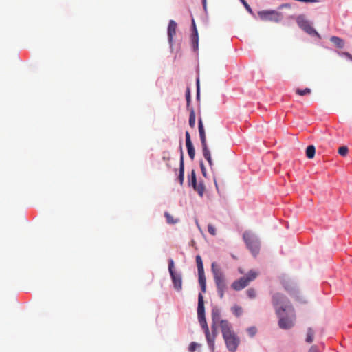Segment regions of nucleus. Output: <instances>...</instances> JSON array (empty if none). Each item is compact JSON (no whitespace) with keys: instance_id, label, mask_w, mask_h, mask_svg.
<instances>
[{"instance_id":"f8f14e48","label":"nucleus","mask_w":352,"mask_h":352,"mask_svg":"<svg viewBox=\"0 0 352 352\" xmlns=\"http://www.w3.org/2000/svg\"><path fill=\"white\" fill-rule=\"evenodd\" d=\"M249 285L246 278L241 277L239 280H234L232 284V287L236 291H240Z\"/></svg>"},{"instance_id":"39448f33","label":"nucleus","mask_w":352,"mask_h":352,"mask_svg":"<svg viewBox=\"0 0 352 352\" xmlns=\"http://www.w3.org/2000/svg\"><path fill=\"white\" fill-rule=\"evenodd\" d=\"M197 316L199 322L201 327L204 329V332L208 333L209 328L205 317L204 301V296L201 293H199L198 296Z\"/></svg>"},{"instance_id":"7ed1b4c3","label":"nucleus","mask_w":352,"mask_h":352,"mask_svg":"<svg viewBox=\"0 0 352 352\" xmlns=\"http://www.w3.org/2000/svg\"><path fill=\"white\" fill-rule=\"evenodd\" d=\"M211 270L213 274L219 296L220 298H223L224 297V293L227 289L224 273L220 266L216 262L212 263Z\"/></svg>"},{"instance_id":"2f4dec72","label":"nucleus","mask_w":352,"mask_h":352,"mask_svg":"<svg viewBox=\"0 0 352 352\" xmlns=\"http://www.w3.org/2000/svg\"><path fill=\"white\" fill-rule=\"evenodd\" d=\"M281 283L286 290H289L292 288V285L289 283L288 280L283 279Z\"/></svg>"},{"instance_id":"79ce46f5","label":"nucleus","mask_w":352,"mask_h":352,"mask_svg":"<svg viewBox=\"0 0 352 352\" xmlns=\"http://www.w3.org/2000/svg\"><path fill=\"white\" fill-rule=\"evenodd\" d=\"M204 6L206 5V0H203Z\"/></svg>"},{"instance_id":"bb28decb","label":"nucleus","mask_w":352,"mask_h":352,"mask_svg":"<svg viewBox=\"0 0 352 352\" xmlns=\"http://www.w3.org/2000/svg\"><path fill=\"white\" fill-rule=\"evenodd\" d=\"M247 296L251 298H255L256 296V292L254 288H250L246 291Z\"/></svg>"},{"instance_id":"393cba45","label":"nucleus","mask_w":352,"mask_h":352,"mask_svg":"<svg viewBox=\"0 0 352 352\" xmlns=\"http://www.w3.org/2000/svg\"><path fill=\"white\" fill-rule=\"evenodd\" d=\"M314 331L311 328H308L307 333L306 342L311 343L314 340Z\"/></svg>"},{"instance_id":"6e6552de","label":"nucleus","mask_w":352,"mask_h":352,"mask_svg":"<svg viewBox=\"0 0 352 352\" xmlns=\"http://www.w3.org/2000/svg\"><path fill=\"white\" fill-rule=\"evenodd\" d=\"M196 263L198 271L199 283L200 285L201 292L205 293L206 291V279L204 274L203 261L200 255L196 256Z\"/></svg>"},{"instance_id":"2eb2a0df","label":"nucleus","mask_w":352,"mask_h":352,"mask_svg":"<svg viewBox=\"0 0 352 352\" xmlns=\"http://www.w3.org/2000/svg\"><path fill=\"white\" fill-rule=\"evenodd\" d=\"M212 329V334H210V331L208 333H205L208 344L212 351L214 349V340L216 337V327Z\"/></svg>"},{"instance_id":"58836bf2","label":"nucleus","mask_w":352,"mask_h":352,"mask_svg":"<svg viewBox=\"0 0 352 352\" xmlns=\"http://www.w3.org/2000/svg\"><path fill=\"white\" fill-rule=\"evenodd\" d=\"M201 172H202L203 175L205 176L206 175V169L202 163H201Z\"/></svg>"},{"instance_id":"1a4fd4ad","label":"nucleus","mask_w":352,"mask_h":352,"mask_svg":"<svg viewBox=\"0 0 352 352\" xmlns=\"http://www.w3.org/2000/svg\"><path fill=\"white\" fill-rule=\"evenodd\" d=\"M296 22L298 26L307 34L319 36L318 33L315 30V29L311 26V23L307 20L304 16H298L297 17Z\"/></svg>"},{"instance_id":"ea45409f","label":"nucleus","mask_w":352,"mask_h":352,"mask_svg":"<svg viewBox=\"0 0 352 352\" xmlns=\"http://www.w3.org/2000/svg\"><path fill=\"white\" fill-rule=\"evenodd\" d=\"M197 97L199 96V80L197 79Z\"/></svg>"},{"instance_id":"20e7f679","label":"nucleus","mask_w":352,"mask_h":352,"mask_svg":"<svg viewBox=\"0 0 352 352\" xmlns=\"http://www.w3.org/2000/svg\"><path fill=\"white\" fill-rule=\"evenodd\" d=\"M198 128H199L200 140H201V142L203 155H204V158L208 161L210 166L212 167L213 166V162H212L210 151L207 145L205 129L204 128L203 122H202L201 118L199 119Z\"/></svg>"},{"instance_id":"9d476101","label":"nucleus","mask_w":352,"mask_h":352,"mask_svg":"<svg viewBox=\"0 0 352 352\" xmlns=\"http://www.w3.org/2000/svg\"><path fill=\"white\" fill-rule=\"evenodd\" d=\"M258 15L263 20L274 21L276 22L279 21L282 18L281 14L274 10L261 11L258 12Z\"/></svg>"},{"instance_id":"7c9ffc66","label":"nucleus","mask_w":352,"mask_h":352,"mask_svg":"<svg viewBox=\"0 0 352 352\" xmlns=\"http://www.w3.org/2000/svg\"><path fill=\"white\" fill-rule=\"evenodd\" d=\"M247 331L251 337H253L256 333L257 330L255 327H251L247 329Z\"/></svg>"},{"instance_id":"a211bd4d","label":"nucleus","mask_w":352,"mask_h":352,"mask_svg":"<svg viewBox=\"0 0 352 352\" xmlns=\"http://www.w3.org/2000/svg\"><path fill=\"white\" fill-rule=\"evenodd\" d=\"M192 47L194 51L198 50L199 46V36L198 32L192 33L191 35Z\"/></svg>"},{"instance_id":"aec40b11","label":"nucleus","mask_w":352,"mask_h":352,"mask_svg":"<svg viewBox=\"0 0 352 352\" xmlns=\"http://www.w3.org/2000/svg\"><path fill=\"white\" fill-rule=\"evenodd\" d=\"M316 148L314 145H309L306 148V156L309 159H313L315 156Z\"/></svg>"},{"instance_id":"473e14b6","label":"nucleus","mask_w":352,"mask_h":352,"mask_svg":"<svg viewBox=\"0 0 352 352\" xmlns=\"http://www.w3.org/2000/svg\"><path fill=\"white\" fill-rule=\"evenodd\" d=\"M198 346H199V344L197 343L191 342L189 345L188 350L190 352H194Z\"/></svg>"},{"instance_id":"a19ab883","label":"nucleus","mask_w":352,"mask_h":352,"mask_svg":"<svg viewBox=\"0 0 352 352\" xmlns=\"http://www.w3.org/2000/svg\"><path fill=\"white\" fill-rule=\"evenodd\" d=\"M280 8H290V5L288 4V3L283 4V5H281Z\"/></svg>"},{"instance_id":"6ab92c4d","label":"nucleus","mask_w":352,"mask_h":352,"mask_svg":"<svg viewBox=\"0 0 352 352\" xmlns=\"http://www.w3.org/2000/svg\"><path fill=\"white\" fill-rule=\"evenodd\" d=\"M195 190L197 192L199 196L202 197L205 192V186L203 182H199V184H196L194 186H192Z\"/></svg>"},{"instance_id":"9b49d317","label":"nucleus","mask_w":352,"mask_h":352,"mask_svg":"<svg viewBox=\"0 0 352 352\" xmlns=\"http://www.w3.org/2000/svg\"><path fill=\"white\" fill-rule=\"evenodd\" d=\"M186 136V145L190 158L193 160L195 156V151L192 143L190 140V135L188 131L185 133Z\"/></svg>"},{"instance_id":"f257e3e1","label":"nucleus","mask_w":352,"mask_h":352,"mask_svg":"<svg viewBox=\"0 0 352 352\" xmlns=\"http://www.w3.org/2000/svg\"><path fill=\"white\" fill-rule=\"evenodd\" d=\"M272 303L279 318V327L289 329L294 327L296 316L289 300L283 295L277 293L272 296Z\"/></svg>"},{"instance_id":"b1692460","label":"nucleus","mask_w":352,"mask_h":352,"mask_svg":"<svg viewBox=\"0 0 352 352\" xmlns=\"http://www.w3.org/2000/svg\"><path fill=\"white\" fill-rule=\"evenodd\" d=\"M231 310L232 311V313L236 316V317H239L240 316L242 313H243V309L241 307L237 305H234L232 308H231Z\"/></svg>"},{"instance_id":"f3484780","label":"nucleus","mask_w":352,"mask_h":352,"mask_svg":"<svg viewBox=\"0 0 352 352\" xmlns=\"http://www.w3.org/2000/svg\"><path fill=\"white\" fill-rule=\"evenodd\" d=\"M330 41L338 48H343L344 46V40L338 36H333L330 38Z\"/></svg>"},{"instance_id":"cd10ccee","label":"nucleus","mask_w":352,"mask_h":352,"mask_svg":"<svg viewBox=\"0 0 352 352\" xmlns=\"http://www.w3.org/2000/svg\"><path fill=\"white\" fill-rule=\"evenodd\" d=\"M348 148L346 146H341L338 148V153L341 155V156H346L348 153Z\"/></svg>"},{"instance_id":"f704fd0d","label":"nucleus","mask_w":352,"mask_h":352,"mask_svg":"<svg viewBox=\"0 0 352 352\" xmlns=\"http://www.w3.org/2000/svg\"><path fill=\"white\" fill-rule=\"evenodd\" d=\"M241 1L242 2V3L244 5L245 8H246V10L250 12V13H252V10L250 8V6L247 3V2L245 1V0H241Z\"/></svg>"},{"instance_id":"0eeeda50","label":"nucleus","mask_w":352,"mask_h":352,"mask_svg":"<svg viewBox=\"0 0 352 352\" xmlns=\"http://www.w3.org/2000/svg\"><path fill=\"white\" fill-rule=\"evenodd\" d=\"M168 270L171 279L174 285V288L180 291L182 289V278L180 273H177L174 271V261L173 259L168 261Z\"/></svg>"},{"instance_id":"c9c22d12","label":"nucleus","mask_w":352,"mask_h":352,"mask_svg":"<svg viewBox=\"0 0 352 352\" xmlns=\"http://www.w3.org/2000/svg\"><path fill=\"white\" fill-rule=\"evenodd\" d=\"M340 55L344 56L345 57L348 58L351 60H352V55L346 52H343L340 53Z\"/></svg>"},{"instance_id":"423d86ee","label":"nucleus","mask_w":352,"mask_h":352,"mask_svg":"<svg viewBox=\"0 0 352 352\" xmlns=\"http://www.w3.org/2000/svg\"><path fill=\"white\" fill-rule=\"evenodd\" d=\"M243 239L248 248L252 253L256 256L258 253L260 249V243L258 240L250 232H245L243 234Z\"/></svg>"},{"instance_id":"a878e982","label":"nucleus","mask_w":352,"mask_h":352,"mask_svg":"<svg viewBox=\"0 0 352 352\" xmlns=\"http://www.w3.org/2000/svg\"><path fill=\"white\" fill-rule=\"evenodd\" d=\"M296 93L300 96H304L309 94L311 93V89L309 88H305V89H296Z\"/></svg>"},{"instance_id":"4c0bfd02","label":"nucleus","mask_w":352,"mask_h":352,"mask_svg":"<svg viewBox=\"0 0 352 352\" xmlns=\"http://www.w3.org/2000/svg\"><path fill=\"white\" fill-rule=\"evenodd\" d=\"M309 352H319L318 347L316 346H312Z\"/></svg>"},{"instance_id":"412c9836","label":"nucleus","mask_w":352,"mask_h":352,"mask_svg":"<svg viewBox=\"0 0 352 352\" xmlns=\"http://www.w3.org/2000/svg\"><path fill=\"white\" fill-rule=\"evenodd\" d=\"M189 125L191 128L195 126V113L192 107L190 109Z\"/></svg>"},{"instance_id":"dca6fc26","label":"nucleus","mask_w":352,"mask_h":352,"mask_svg":"<svg viewBox=\"0 0 352 352\" xmlns=\"http://www.w3.org/2000/svg\"><path fill=\"white\" fill-rule=\"evenodd\" d=\"M181 156H180V164H179V180L181 185H182L184 179V155L182 146L180 147Z\"/></svg>"},{"instance_id":"ddd939ff","label":"nucleus","mask_w":352,"mask_h":352,"mask_svg":"<svg viewBox=\"0 0 352 352\" xmlns=\"http://www.w3.org/2000/svg\"><path fill=\"white\" fill-rule=\"evenodd\" d=\"M177 23L175 21L170 20L168 27V37L169 43L173 42V36L176 34Z\"/></svg>"},{"instance_id":"4468645a","label":"nucleus","mask_w":352,"mask_h":352,"mask_svg":"<svg viewBox=\"0 0 352 352\" xmlns=\"http://www.w3.org/2000/svg\"><path fill=\"white\" fill-rule=\"evenodd\" d=\"M211 316H212V328H214L215 325L219 322L221 323V320H220V318H221L220 309L217 307H213L212 309Z\"/></svg>"},{"instance_id":"c85d7f7f","label":"nucleus","mask_w":352,"mask_h":352,"mask_svg":"<svg viewBox=\"0 0 352 352\" xmlns=\"http://www.w3.org/2000/svg\"><path fill=\"white\" fill-rule=\"evenodd\" d=\"M186 103H187V108L190 110V89L188 88L186 93Z\"/></svg>"},{"instance_id":"c756f323","label":"nucleus","mask_w":352,"mask_h":352,"mask_svg":"<svg viewBox=\"0 0 352 352\" xmlns=\"http://www.w3.org/2000/svg\"><path fill=\"white\" fill-rule=\"evenodd\" d=\"M190 184L194 186L197 184V179H196V174L194 170L191 172V178L190 181Z\"/></svg>"},{"instance_id":"f03ea898","label":"nucleus","mask_w":352,"mask_h":352,"mask_svg":"<svg viewBox=\"0 0 352 352\" xmlns=\"http://www.w3.org/2000/svg\"><path fill=\"white\" fill-rule=\"evenodd\" d=\"M221 329L228 349L231 352H234L240 343L239 338L233 331L232 326L228 320H221Z\"/></svg>"},{"instance_id":"4be33fe9","label":"nucleus","mask_w":352,"mask_h":352,"mask_svg":"<svg viewBox=\"0 0 352 352\" xmlns=\"http://www.w3.org/2000/svg\"><path fill=\"white\" fill-rule=\"evenodd\" d=\"M257 276H258V273L256 271L252 270H250L248 272V273L247 274L246 276H244V277L246 278L248 283H250L251 281L256 279Z\"/></svg>"},{"instance_id":"5701e85b","label":"nucleus","mask_w":352,"mask_h":352,"mask_svg":"<svg viewBox=\"0 0 352 352\" xmlns=\"http://www.w3.org/2000/svg\"><path fill=\"white\" fill-rule=\"evenodd\" d=\"M164 217L166 219V222L168 224H175L179 222L178 219H175L170 213L165 212Z\"/></svg>"},{"instance_id":"72a5a7b5","label":"nucleus","mask_w":352,"mask_h":352,"mask_svg":"<svg viewBox=\"0 0 352 352\" xmlns=\"http://www.w3.org/2000/svg\"><path fill=\"white\" fill-rule=\"evenodd\" d=\"M208 231L212 235L216 234V230H215L214 227L211 224H209L208 226Z\"/></svg>"},{"instance_id":"e433bc0d","label":"nucleus","mask_w":352,"mask_h":352,"mask_svg":"<svg viewBox=\"0 0 352 352\" xmlns=\"http://www.w3.org/2000/svg\"><path fill=\"white\" fill-rule=\"evenodd\" d=\"M192 33L198 32L197 28H196L195 20L193 19L192 20Z\"/></svg>"}]
</instances>
